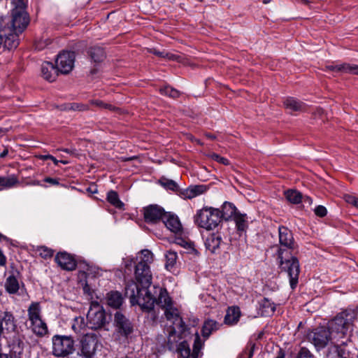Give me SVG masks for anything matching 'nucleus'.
I'll use <instances>...</instances> for the list:
<instances>
[{
    "label": "nucleus",
    "instance_id": "nucleus-1",
    "mask_svg": "<svg viewBox=\"0 0 358 358\" xmlns=\"http://www.w3.org/2000/svg\"><path fill=\"white\" fill-rule=\"evenodd\" d=\"M279 244L271 247L280 260V267L285 271L289 278L292 289L298 283L300 272L299 263L296 257L292 255L295 248V242L292 232L284 226L278 227Z\"/></svg>",
    "mask_w": 358,
    "mask_h": 358
},
{
    "label": "nucleus",
    "instance_id": "nucleus-2",
    "mask_svg": "<svg viewBox=\"0 0 358 358\" xmlns=\"http://www.w3.org/2000/svg\"><path fill=\"white\" fill-rule=\"evenodd\" d=\"M152 275L150 268L145 264H136L135 266L134 280L129 281L125 287V294L132 305L150 308L153 298L149 295Z\"/></svg>",
    "mask_w": 358,
    "mask_h": 358
},
{
    "label": "nucleus",
    "instance_id": "nucleus-3",
    "mask_svg": "<svg viewBox=\"0 0 358 358\" xmlns=\"http://www.w3.org/2000/svg\"><path fill=\"white\" fill-rule=\"evenodd\" d=\"M356 319V313L352 310H345L338 313L327 324L333 341L338 344L345 343L342 340L352 330L353 323Z\"/></svg>",
    "mask_w": 358,
    "mask_h": 358
},
{
    "label": "nucleus",
    "instance_id": "nucleus-4",
    "mask_svg": "<svg viewBox=\"0 0 358 358\" xmlns=\"http://www.w3.org/2000/svg\"><path fill=\"white\" fill-rule=\"evenodd\" d=\"M29 22L26 8H13L11 15L2 18L0 21V28L3 30L21 34Z\"/></svg>",
    "mask_w": 358,
    "mask_h": 358
},
{
    "label": "nucleus",
    "instance_id": "nucleus-5",
    "mask_svg": "<svg viewBox=\"0 0 358 358\" xmlns=\"http://www.w3.org/2000/svg\"><path fill=\"white\" fill-rule=\"evenodd\" d=\"M194 220L199 227L207 231L214 230L222 222L221 211L218 208L205 206L196 211Z\"/></svg>",
    "mask_w": 358,
    "mask_h": 358
},
{
    "label": "nucleus",
    "instance_id": "nucleus-6",
    "mask_svg": "<svg viewBox=\"0 0 358 358\" xmlns=\"http://www.w3.org/2000/svg\"><path fill=\"white\" fill-rule=\"evenodd\" d=\"M164 314L166 320L173 324L167 329L169 336L167 345L169 350H172L174 347L173 338L175 341L176 338L177 331L182 332L183 331V322L179 315L178 310L173 308L172 304L164 308Z\"/></svg>",
    "mask_w": 358,
    "mask_h": 358
},
{
    "label": "nucleus",
    "instance_id": "nucleus-7",
    "mask_svg": "<svg viewBox=\"0 0 358 358\" xmlns=\"http://www.w3.org/2000/svg\"><path fill=\"white\" fill-rule=\"evenodd\" d=\"M109 317L103 308L97 302H92L87 314L88 327L97 330L105 328L109 322Z\"/></svg>",
    "mask_w": 358,
    "mask_h": 358
},
{
    "label": "nucleus",
    "instance_id": "nucleus-8",
    "mask_svg": "<svg viewBox=\"0 0 358 358\" xmlns=\"http://www.w3.org/2000/svg\"><path fill=\"white\" fill-rule=\"evenodd\" d=\"M101 345L99 338L94 333L85 334L80 341V355L87 358L92 357Z\"/></svg>",
    "mask_w": 358,
    "mask_h": 358
},
{
    "label": "nucleus",
    "instance_id": "nucleus-9",
    "mask_svg": "<svg viewBox=\"0 0 358 358\" xmlns=\"http://www.w3.org/2000/svg\"><path fill=\"white\" fill-rule=\"evenodd\" d=\"M52 352L55 357H65L73 350L74 342L66 336L55 335L52 338Z\"/></svg>",
    "mask_w": 358,
    "mask_h": 358
},
{
    "label": "nucleus",
    "instance_id": "nucleus-10",
    "mask_svg": "<svg viewBox=\"0 0 358 358\" xmlns=\"http://www.w3.org/2000/svg\"><path fill=\"white\" fill-rule=\"evenodd\" d=\"M308 338L318 350L325 348L329 343L334 344L338 349V344L333 341L328 327H322L315 329L308 334Z\"/></svg>",
    "mask_w": 358,
    "mask_h": 358
},
{
    "label": "nucleus",
    "instance_id": "nucleus-11",
    "mask_svg": "<svg viewBox=\"0 0 358 358\" xmlns=\"http://www.w3.org/2000/svg\"><path fill=\"white\" fill-rule=\"evenodd\" d=\"M149 295L153 298V303L150 308L141 307L142 309L147 311L151 310L154 308L155 303L158 304L162 308H164L172 304V301L166 289H163L159 286L153 285L149 289Z\"/></svg>",
    "mask_w": 358,
    "mask_h": 358
},
{
    "label": "nucleus",
    "instance_id": "nucleus-12",
    "mask_svg": "<svg viewBox=\"0 0 358 358\" xmlns=\"http://www.w3.org/2000/svg\"><path fill=\"white\" fill-rule=\"evenodd\" d=\"M75 60L73 52H63L58 55L56 66L59 72L63 74L69 73L73 69Z\"/></svg>",
    "mask_w": 358,
    "mask_h": 358
},
{
    "label": "nucleus",
    "instance_id": "nucleus-13",
    "mask_svg": "<svg viewBox=\"0 0 358 358\" xmlns=\"http://www.w3.org/2000/svg\"><path fill=\"white\" fill-rule=\"evenodd\" d=\"M165 211L158 205H150L143 208V217L148 223L156 224L162 220Z\"/></svg>",
    "mask_w": 358,
    "mask_h": 358
},
{
    "label": "nucleus",
    "instance_id": "nucleus-14",
    "mask_svg": "<svg viewBox=\"0 0 358 358\" xmlns=\"http://www.w3.org/2000/svg\"><path fill=\"white\" fill-rule=\"evenodd\" d=\"M17 328L16 320L13 314L7 310L0 312V333L6 331L14 332Z\"/></svg>",
    "mask_w": 358,
    "mask_h": 358
},
{
    "label": "nucleus",
    "instance_id": "nucleus-15",
    "mask_svg": "<svg viewBox=\"0 0 358 358\" xmlns=\"http://www.w3.org/2000/svg\"><path fill=\"white\" fill-rule=\"evenodd\" d=\"M55 262L64 270L73 271L76 267L74 258L66 252L57 253L55 257Z\"/></svg>",
    "mask_w": 358,
    "mask_h": 358
},
{
    "label": "nucleus",
    "instance_id": "nucleus-16",
    "mask_svg": "<svg viewBox=\"0 0 358 358\" xmlns=\"http://www.w3.org/2000/svg\"><path fill=\"white\" fill-rule=\"evenodd\" d=\"M162 222L171 231L178 233L182 231V224L178 217L171 213H166L164 215Z\"/></svg>",
    "mask_w": 358,
    "mask_h": 358
},
{
    "label": "nucleus",
    "instance_id": "nucleus-17",
    "mask_svg": "<svg viewBox=\"0 0 358 358\" xmlns=\"http://www.w3.org/2000/svg\"><path fill=\"white\" fill-rule=\"evenodd\" d=\"M0 31L1 32L0 35L2 36V38H4V45L7 49L12 50L18 46V35L20 34L5 31L3 30V28H0Z\"/></svg>",
    "mask_w": 358,
    "mask_h": 358
},
{
    "label": "nucleus",
    "instance_id": "nucleus-18",
    "mask_svg": "<svg viewBox=\"0 0 358 358\" xmlns=\"http://www.w3.org/2000/svg\"><path fill=\"white\" fill-rule=\"evenodd\" d=\"M58 72L57 66L55 67L53 64L50 62H45L41 65L42 76L49 82H52L55 80Z\"/></svg>",
    "mask_w": 358,
    "mask_h": 358
},
{
    "label": "nucleus",
    "instance_id": "nucleus-19",
    "mask_svg": "<svg viewBox=\"0 0 358 358\" xmlns=\"http://www.w3.org/2000/svg\"><path fill=\"white\" fill-rule=\"evenodd\" d=\"M240 317L241 310L238 306L229 307L224 316V324L230 326L235 325L239 321Z\"/></svg>",
    "mask_w": 358,
    "mask_h": 358
},
{
    "label": "nucleus",
    "instance_id": "nucleus-20",
    "mask_svg": "<svg viewBox=\"0 0 358 358\" xmlns=\"http://www.w3.org/2000/svg\"><path fill=\"white\" fill-rule=\"evenodd\" d=\"M325 70L327 71H343L358 75V65L355 64H343L340 65H327Z\"/></svg>",
    "mask_w": 358,
    "mask_h": 358
},
{
    "label": "nucleus",
    "instance_id": "nucleus-21",
    "mask_svg": "<svg viewBox=\"0 0 358 358\" xmlns=\"http://www.w3.org/2000/svg\"><path fill=\"white\" fill-rule=\"evenodd\" d=\"M179 339V336L176 334V340L173 339L174 347L171 350L176 348L180 358H189L191 352L189 344L186 341H182L177 344Z\"/></svg>",
    "mask_w": 358,
    "mask_h": 358
},
{
    "label": "nucleus",
    "instance_id": "nucleus-22",
    "mask_svg": "<svg viewBox=\"0 0 358 358\" xmlns=\"http://www.w3.org/2000/svg\"><path fill=\"white\" fill-rule=\"evenodd\" d=\"M29 328L35 335L40 337L45 336L48 332V326L42 318L31 322Z\"/></svg>",
    "mask_w": 358,
    "mask_h": 358
},
{
    "label": "nucleus",
    "instance_id": "nucleus-23",
    "mask_svg": "<svg viewBox=\"0 0 358 358\" xmlns=\"http://www.w3.org/2000/svg\"><path fill=\"white\" fill-rule=\"evenodd\" d=\"M222 241V239L220 234H212L206 238L205 245L209 251L214 253L220 248Z\"/></svg>",
    "mask_w": 358,
    "mask_h": 358
},
{
    "label": "nucleus",
    "instance_id": "nucleus-24",
    "mask_svg": "<svg viewBox=\"0 0 358 358\" xmlns=\"http://www.w3.org/2000/svg\"><path fill=\"white\" fill-rule=\"evenodd\" d=\"M28 320L29 323L42 318L41 307L38 302H32L27 309Z\"/></svg>",
    "mask_w": 358,
    "mask_h": 358
},
{
    "label": "nucleus",
    "instance_id": "nucleus-25",
    "mask_svg": "<svg viewBox=\"0 0 358 358\" xmlns=\"http://www.w3.org/2000/svg\"><path fill=\"white\" fill-rule=\"evenodd\" d=\"M233 220L236 224V228L240 235L246 231L248 227V216L246 214L238 212L233 217Z\"/></svg>",
    "mask_w": 358,
    "mask_h": 358
},
{
    "label": "nucleus",
    "instance_id": "nucleus-26",
    "mask_svg": "<svg viewBox=\"0 0 358 358\" xmlns=\"http://www.w3.org/2000/svg\"><path fill=\"white\" fill-rule=\"evenodd\" d=\"M221 326L222 324L217 321L210 319L206 320L202 327L203 336L206 338H208L213 331L218 330Z\"/></svg>",
    "mask_w": 358,
    "mask_h": 358
},
{
    "label": "nucleus",
    "instance_id": "nucleus-27",
    "mask_svg": "<svg viewBox=\"0 0 358 358\" xmlns=\"http://www.w3.org/2000/svg\"><path fill=\"white\" fill-rule=\"evenodd\" d=\"M284 106L290 112L303 111L305 104L293 97H288L284 101Z\"/></svg>",
    "mask_w": 358,
    "mask_h": 358
},
{
    "label": "nucleus",
    "instance_id": "nucleus-28",
    "mask_svg": "<svg viewBox=\"0 0 358 358\" xmlns=\"http://www.w3.org/2000/svg\"><path fill=\"white\" fill-rule=\"evenodd\" d=\"M206 190V188L204 185H194L185 189L182 194L185 199H191L203 194Z\"/></svg>",
    "mask_w": 358,
    "mask_h": 358
},
{
    "label": "nucleus",
    "instance_id": "nucleus-29",
    "mask_svg": "<svg viewBox=\"0 0 358 358\" xmlns=\"http://www.w3.org/2000/svg\"><path fill=\"white\" fill-rule=\"evenodd\" d=\"M106 301L109 306L114 308H118L122 304L123 298L120 292L117 291L110 292L107 294Z\"/></svg>",
    "mask_w": 358,
    "mask_h": 358
},
{
    "label": "nucleus",
    "instance_id": "nucleus-30",
    "mask_svg": "<svg viewBox=\"0 0 358 358\" xmlns=\"http://www.w3.org/2000/svg\"><path fill=\"white\" fill-rule=\"evenodd\" d=\"M222 220H229L233 218L239 211L236 206L230 202L225 201L222 206Z\"/></svg>",
    "mask_w": 358,
    "mask_h": 358
},
{
    "label": "nucleus",
    "instance_id": "nucleus-31",
    "mask_svg": "<svg viewBox=\"0 0 358 358\" xmlns=\"http://www.w3.org/2000/svg\"><path fill=\"white\" fill-rule=\"evenodd\" d=\"M19 183L17 177L13 174L7 176H0V187L1 189H10Z\"/></svg>",
    "mask_w": 358,
    "mask_h": 358
},
{
    "label": "nucleus",
    "instance_id": "nucleus-32",
    "mask_svg": "<svg viewBox=\"0 0 358 358\" xmlns=\"http://www.w3.org/2000/svg\"><path fill=\"white\" fill-rule=\"evenodd\" d=\"M87 327V322L85 323V318L81 316L76 317L71 323V328L76 334H84Z\"/></svg>",
    "mask_w": 358,
    "mask_h": 358
},
{
    "label": "nucleus",
    "instance_id": "nucleus-33",
    "mask_svg": "<svg viewBox=\"0 0 358 358\" xmlns=\"http://www.w3.org/2000/svg\"><path fill=\"white\" fill-rule=\"evenodd\" d=\"M6 290L9 294H15L20 289L18 280L13 275L8 276L5 282Z\"/></svg>",
    "mask_w": 358,
    "mask_h": 358
},
{
    "label": "nucleus",
    "instance_id": "nucleus-34",
    "mask_svg": "<svg viewBox=\"0 0 358 358\" xmlns=\"http://www.w3.org/2000/svg\"><path fill=\"white\" fill-rule=\"evenodd\" d=\"M89 54L94 62H101L106 57L103 49L99 46L92 47L89 50Z\"/></svg>",
    "mask_w": 358,
    "mask_h": 358
},
{
    "label": "nucleus",
    "instance_id": "nucleus-35",
    "mask_svg": "<svg viewBox=\"0 0 358 358\" xmlns=\"http://www.w3.org/2000/svg\"><path fill=\"white\" fill-rule=\"evenodd\" d=\"M136 259L138 260L137 264H145L150 266V264L153 262V255L148 250H143L137 255Z\"/></svg>",
    "mask_w": 358,
    "mask_h": 358
},
{
    "label": "nucleus",
    "instance_id": "nucleus-36",
    "mask_svg": "<svg viewBox=\"0 0 358 358\" xmlns=\"http://www.w3.org/2000/svg\"><path fill=\"white\" fill-rule=\"evenodd\" d=\"M285 196L289 202L294 204H298L302 201L301 194L295 189H288L285 191Z\"/></svg>",
    "mask_w": 358,
    "mask_h": 358
},
{
    "label": "nucleus",
    "instance_id": "nucleus-37",
    "mask_svg": "<svg viewBox=\"0 0 358 358\" xmlns=\"http://www.w3.org/2000/svg\"><path fill=\"white\" fill-rule=\"evenodd\" d=\"M108 201L117 208H122L124 203L120 200L117 193L115 191H110L107 194Z\"/></svg>",
    "mask_w": 358,
    "mask_h": 358
},
{
    "label": "nucleus",
    "instance_id": "nucleus-38",
    "mask_svg": "<svg viewBox=\"0 0 358 358\" xmlns=\"http://www.w3.org/2000/svg\"><path fill=\"white\" fill-rule=\"evenodd\" d=\"M165 257H166V264H165L166 268L168 270H170L171 268H172L174 266V265L176 262V260L178 258L177 252L172 250H168L165 255Z\"/></svg>",
    "mask_w": 358,
    "mask_h": 358
},
{
    "label": "nucleus",
    "instance_id": "nucleus-39",
    "mask_svg": "<svg viewBox=\"0 0 358 358\" xmlns=\"http://www.w3.org/2000/svg\"><path fill=\"white\" fill-rule=\"evenodd\" d=\"M261 307L265 315H272L275 310V305L267 298H264L261 302Z\"/></svg>",
    "mask_w": 358,
    "mask_h": 358
},
{
    "label": "nucleus",
    "instance_id": "nucleus-40",
    "mask_svg": "<svg viewBox=\"0 0 358 358\" xmlns=\"http://www.w3.org/2000/svg\"><path fill=\"white\" fill-rule=\"evenodd\" d=\"M159 183L166 189L176 192L178 189V184L173 180L162 178L159 180Z\"/></svg>",
    "mask_w": 358,
    "mask_h": 358
},
{
    "label": "nucleus",
    "instance_id": "nucleus-41",
    "mask_svg": "<svg viewBox=\"0 0 358 358\" xmlns=\"http://www.w3.org/2000/svg\"><path fill=\"white\" fill-rule=\"evenodd\" d=\"M203 343L199 337V335L196 333L195 334V338L193 345V351L192 353V358H198L199 356L200 350L202 348Z\"/></svg>",
    "mask_w": 358,
    "mask_h": 358
},
{
    "label": "nucleus",
    "instance_id": "nucleus-42",
    "mask_svg": "<svg viewBox=\"0 0 358 358\" xmlns=\"http://www.w3.org/2000/svg\"><path fill=\"white\" fill-rule=\"evenodd\" d=\"M159 92L162 94L169 96L172 98H177L180 95V92L170 86H165L164 87L160 88Z\"/></svg>",
    "mask_w": 358,
    "mask_h": 358
},
{
    "label": "nucleus",
    "instance_id": "nucleus-43",
    "mask_svg": "<svg viewBox=\"0 0 358 358\" xmlns=\"http://www.w3.org/2000/svg\"><path fill=\"white\" fill-rule=\"evenodd\" d=\"M90 103L91 106H95V107H97L99 108L107 109L109 110H113L115 108L111 104L104 103L103 101H102L101 100H99V99L91 100L90 101Z\"/></svg>",
    "mask_w": 358,
    "mask_h": 358
},
{
    "label": "nucleus",
    "instance_id": "nucleus-44",
    "mask_svg": "<svg viewBox=\"0 0 358 358\" xmlns=\"http://www.w3.org/2000/svg\"><path fill=\"white\" fill-rule=\"evenodd\" d=\"M118 328L120 329L121 334L125 336H129L133 331L132 325L129 320L120 325Z\"/></svg>",
    "mask_w": 358,
    "mask_h": 358
},
{
    "label": "nucleus",
    "instance_id": "nucleus-45",
    "mask_svg": "<svg viewBox=\"0 0 358 358\" xmlns=\"http://www.w3.org/2000/svg\"><path fill=\"white\" fill-rule=\"evenodd\" d=\"M38 252H39V255L43 258H49L53 255L52 250L45 246L39 247Z\"/></svg>",
    "mask_w": 358,
    "mask_h": 358
},
{
    "label": "nucleus",
    "instance_id": "nucleus-46",
    "mask_svg": "<svg viewBox=\"0 0 358 358\" xmlns=\"http://www.w3.org/2000/svg\"><path fill=\"white\" fill-rule=\"evenodd\" d=\"M152 52L155 55H157L160 57L167 58L169 60H176L178 59V56L169 52H159L156 50H152Z\"/></svg>",
    "mask_w": 358,
    "mask_h": 358
},
{
    "label": "nucleus",
    "instance_id": "nucleus-47",
    "mask_svg": "<svg viewBox=\"0 0 358 358\" xmlns=\"http://www.w3.org/2000/svg\"><path fill=\"white\" fill-rule=\"evenodd\" d=\"M127 320L128 319L120 312L117 311L115 314V322L117 327Z\"/></svg>",
    "mask_w": 358,
    "mask_h": 358
},
{
    "label": "nucleus",
    "instance_id": "nucleus-48",
    "mask_svg": "<svg viewBox=\"0 0 358 358\" xmlns=\"http://www.w3.org/2000/svg\"><path fill=\"white\" fill-rule=\"evenodd\" d=\"M210 157L220 163V164H224V165H228L229 164V161L227 159V158H224V157H222L221 156H220L219 155L216 154V153H212L210 155Z\"/></svg>",
    "mask_w": 358,
    "mask_h": 358
},
{
    "label": "nucleus",
    "instance_id": "nucleus-49",
    "mask_svg": "<svg viewBox=\"0 0 358 358\" xmlns=\"http://www.w3.org/2000/svg\"><path fill=\"white\" fill-rule=\"evenodd\" d=\"M297 358H313V355L306 348H301L298 353Z\"/></svg>",
    "mask_w": 358,
    "mask_h": 358
},
{
    "label": "nucleus",
    "instance_id": "nucleus-50",
    "mask_svg": "<svg viewBox=\"0 0 358 358\" xmlns=\"http://www.w3.org/2000/svg\"><path fill=\"white\" fill-rule=\"evenodd\" d=\"M344 199L347 203L352 204L354 206H355L357 208H358V198L357 197L350 195V194H345L344 196Z\"/></svg>",
    "mask_w": 358,
    "mask_h": 358
},
{
    "label": "nucleus",
    "instance_id": "nucleus-51",
    "mask_svg": "<svg viewBox=\"0 0 358 358\" xmlns=\"http://www.w3.org/2000/svg\"><path fill=\"white\" fill-rule=\"evenodd\" d=\"M27 1V0H10V3L14 8H26Z\"/></svg>",
    "mask_w": 358,
    "mask_h": 358
},
{
    "label": "nucleus",
    "instance_id": "nucleus-52",
    "mask_svg": "<svg viewBox=\"0 0 358 358\" xmlns=\"http://www.w3.org/2000/svg\"><path fill=\"white\" fill-rule=\"evenodd\" d=\"M314 212L316 215L321 217H324L327 213V208L324 206L320 205L315 207Z\"/></svg>",
    "mask_w": 358,
    "mask_h": 358
},
{
    "label": "nucleus",
    "instance_id": "nucleus-53",
    "mask_svg": "<svg viewBox=\"0 0 358 358\" xmlns=\"http://www.w3.org/2000/svg\"><path fill=\"white\" fill-rule=\"evenodd\" d=\"M71 108L74 110H87L89 107L87 105L82 103H74L71 105Z\"/></svg>",
    "mask_w": 358,
    "mask_h": 358
},
{
    "label": "nucleus",
    "instance_id": "nucleus-54",
    "mask_svg": "<svg viewBox=\"0 0 358 358\" xmlns=\"http://www.w3.org/2000/svg\"><path fill=\"white\" fill-rule=\"evenodd\" d=\"M39 159L45 160L49 159V161H52L55 165H57L59 163V160H57L55 157L50 155H40Z\"/></svg>",
    "mask_w": 358,
    "mask_h": 358
},
{
    "label": "nucleus",
    "instance_id": "nucleus-55",
    "mask_svg": "<svg viewBox=\"0 0 358 358\" xmlns=\"http://www.w3.org/2000/svg\"><path fill=\"white\" fill-rule=\"evenodd\" d=\"M44 182H48L52 185H58L59 184L58 179L52 178H50V177L45 178Z\"/></svg>",
    "mask_w": 358,
    "mask_h": 358
},
{
    "label": "nucleus",
    "instance_id": "nucleus-56",
    "mask_svg": "<svg viewBox=\"0 0 358 358\" xmlns=\"http://www.w3.org/2000/svg\"><path fill=\"white\" fill-rule=\"evenodd\" d=\"M6 262V258L3 254L2 251L0 250V266H4Z\"/></svg>",
    "mask_w": 358,
    "mask_h": 358
},
{
    "label": "nucleus",
    "instance_id": "nucleus-57",
    "mask_svg": "<svg viewBox=\"0 0 358 358\" xmlns=\"http://www.w3.org/2000/svg\"><path fill=\"white\" fill-rule=\"evenodd\" d=\"M124 266L126 268H128L129 266H131L133 264V259L131 258H127L125 259H124Z\"/></svg>",
    "mask_w": 358,
    "mask_h": 358
},
{
    "label": "nucleus",
    "instance_id": "nucleus-58",
    "mask_svg": "<svg viewBox=\"0 0 358 358\" xmlns=\"http://www.w3.org/2000/svg\"><path fill=\"white\" fill-rule=\"evenodd\" d=\"M61 150L66 152V153H69V154H73L74 153V150H69L68 148H64V149H62Z\"/></svg>",
    "mask_w": 358,
    "mask_h": 358
},
{
    "label": "nucleus",
    "instance_id": "nucleus-59",
    "mask_svg": "<svg viewBox=\"0 0 358 358\" xmlns=\"http://www.w3.org/2000/svg\"><path fill=\"white\" fill-rule=\"evenodd\" d=\"M285 355L282 351H280L276 358H284Z\"/></svg>",
    "mask_w": 358,
    "mask_h": 358
},
{
    "label": "nucleus",
    "instance_id": "nucleus-60",
    "mask_svg": "<svg viewBox=\"0 0 358 358\" xmlns=\"http://www.w3.org/2000/svg\"><path fill=\"white\" fill-rule=\"evenodd\" d=\"M7 154H8V151L7 150H4L3 152H1L0 154V157H4L5 156H6Z\"/></svg>",
    "mask_w": 358,
    "mask_h": 358
},
{
    "label": "nucleus",
    "instance_id": "nucleus-61",
    "mask_svg": "<svg viewBox=\"0 0 358 358\" xmlns=\"http://www.w3.org/2000/svg\"><path fill=\"white\" fill-rule=\"evenodd\" d=\"M206 136H207L208 138H210V139H214V138H215V136H214L213 135H212V134H206Z\"/></svg>",
    "mask_w": 358,
    "mask_h": 358
},
{
    "label": "nucleus",
    "instance_id": "nucleus-62",
    "mask_svg": "<svg viewBox=\"0 0 358 358\" xmlns=\"http://www.w3.org/2000/svg\"><path fill=\"white\" fill-rule=\"evenodd\" d=\"M59 162H60L63 164H67L69 163V162L66 161V160H59Z\"/></svg>",
    "mask_w": 358,
    "mask_h": 358
},
{
    "label": "nucleus",
    "instance_id": "nucleus-63",
    "mask_svg": "<svg viewBox=\"0 0 358 358\" xmlns=\"http://www.w3.org/2000/svg\"><path fill=\"white\" fill-rule=\"evenodd\" d=\"M272 0H263V3L264 4L269 3Z\"/></svg>",
    "mask_w": 358,
    "mask_h": 358
},
{
    "label": "nucleus",
    "instance_id": "nucleus-64",
    "mask_svg": "<svg viewBox=\"0 0 358 358\" xmlns=\"http://www.w3.org/2000/svg\"><path fill=\"white\" fill-rule=\"evenodd\" d=\"M306 199H308L309 201V202L310 203L311 202V199H310V197L307 196L306 197Z\"/></svg>",
    "mask_w": 358,
    "mask_h": 358
}]
</instances>
